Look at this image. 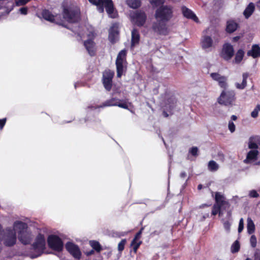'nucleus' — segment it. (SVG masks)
I'll list each match as a JSON object with an SVG mask.
<instances>
[{
	"mask_svg": "<svg viewBox=\"0 0 260 260\" xmlns=\"http://www.w3.org/2000/svg\"><path fill=\"white\" fill-rule=\"evenodd\" d=\"M215 201V203L212 208L211 214L215 216L218 214L219 216H221L223 214V211H227L226 216L228 219L231 218L232 211L229 210L231 205L224 196L219 192H216Z\"/></svg>",
	"mask_w": 260,
	"mask_h": 260,
	"instance_id": "nucleus-1",
	"label": "nucleus"
},
{
	"mask_svg": "<svg viewBox=\"0 0 260 260\" xmlns=\"http://www.w3.org/2000/svg\"><path fill=\"white\" fill-rule=\"evenodd\" d=\"M14 230L17 232L19 240L23 244H28L34 236L28 230L27 224L22 221H16L13 223Z\"/></svg>",
	"mask_w": 260,
	"mask_h": 260,
	"instance_id": "nucleus-2",
	"label": "nucleus"
},
{
	"mask_svg": "<svg viewBox=\"0 0 260 260\" xmlns=\"http://www.w3.org/2000/svg\"><path fill=\"white\" fill-rule=\"evenodd\" d=\"M17 232L14 228H7L5 230L0 224V242L3 240L4 244L7 246H12L15 244L17 241Z\"/></svg>",
	"mask_w": 260,
	"mask_h": 260,
	"instance_id": "nucleus-3",
	"label": "nucleus"
},
{
	"mask_svg": "<svg viewBox=\"0 0 260 260\" xmlns=\"http://www.w3.org/2000/svg\"><path fill=\"white\" fill-rule=\"evenodd\" d=\"M31 247L34 253L30 254V257L34 258L40 256L44 252L46 247V240L44 235L39 234L36 237Z\"/></svg>",
	"mask_w": 260,
	"mask_h": 260,
	"instance_id": "nucleus-4",
	"label": "nucleus"
},
{
	"mask_svg": "<svg viewBox=\"0 0 260 260\" xmlns=\"http://www.w3.org/2000/svg\"><path fill=\"white\" fill-rule=\"evenodd\" d=\"M236 101V92L233 90H226L224 89L217 99L218 103L225 106L232 107Z\"/></svg>",
	"mask_w": 260,
	"mask_h": 260,
	"instance_id": "nucleus-5",
	"label": "nucleus"
},
{
	"mask_svg": "<svg viewBox=\"0 0 260 260\" xmlns=\"http://www.w3.org/2000/svg\"><path fill=\"white\" fill-rule=\"evenodd\" d=\"M173 16V7L165 5L160 6L155 11L154 14L156 20H161L165 21H169Z\"/></svg>",
	"mask_w": 260,
	"mask_h": 260,
	"instance_id": "nucleus-6",
	"label": "nucleus"
},
{
	"mask_svg": "<svg viewBox=\"0 0 260 260\" xmlns=\"http://www.w3.org/2000/svg\"><path fill=\"white\" fill-rule=\"evenodd\" d=\"M43 17L46 20L54 22L58 25L64 26L65 18V7H63L61 14L54 15L47 10H44L42 12Z\"/></svg>",
	"mask_w": 260,
	"mask_h": 260,
	"instance_id": "nucleus-7",
	"label": "nucleus"
},
{
	"mask_svg": "<svg viewBox=\"0 0 260 260\" xmlns=\"http://www.w3.org/2000/svg\"><path fill=\"white\" fill-rule=\"evenodd\" d=\"M165 105L162 115L165 117H168L169 114H172V111L177 106V100L174 94L170 93H165Z\"/></svg>",
	"mask_w": 260,
	"mask_h": 260,
	"instance_id": "nucleus-8",
	"label": "nucleus"
},
{
	"mask_svg": "<svg viewBox=\"0 0 260 260\" xmlns=\"http://www.w3.org/2000/svg\"><path fill=\"white\" fill-rule=\"evenodd\" d=\"M47 242L49 247L55 251L59 252L63 249V241L57 236L54 235H49L47 239Z\"/></svg>",
	"mask_w": 260,
	"mask_h": 260,
	"instance_id": "nucleus-9",
	"label": "nucleus"
},
{
	"mask_svg": "<svg viewBox=\"0 0 260 260\" xmlns=\"http://www.w3.org/2000/svg\"><path fill=\"white\" fill-rule=\"evenodd\" d=\"M114 74V72L110 69H106L103 73L102 83L108 91H110L112 89Z\"/></svg>",
	"mask_w": 260,
	"mask_h": 260,
	"instance_id": "nucleus-10",
	"label": "nucleus"
},
{
	"mask_svg": "<svg viewBox=\"0 0 260 260\" xmlns=\"http://www.w3.org/2000/svg\"><path fill=\"white\" fill-rule=\"evenodd\" d=\"M156 20V22L153 23V30L159 35H168L170 31L167 24L168 22L159 19Z\"/></svg>",
	"mask_w": 260,
	"mask_h": 260,
	"instance_id": "nucleus-11",
	"label": "nucleus"
},
{
	"mask_svg": "<svg viewBox=\"0 0 260 260\" xmlns=\"http://www.w3.org/2000/svg\"><path fill=\"white\" fill-rule=\"evenodd\" d=\"M234 53L235 51L233 45L230 43H226L222 46L220 56L224 60L229 61L233 58Z\"/></svg>",
	"mask_w": 260,
	"mask_h": 260,
	"instance_id": "nucleus-12",
	"label": "nucleus"
},
{
	"mask_svg": "<svg viewBox=\"0 0 260 260\" xmlns=\"http://www.w3.org/2000/svg\"><path fill=\"white\" fill-rule=\"evenodd\" d=\"M80 20V9L75 7L71 9L66 8V20L71 23L78 22Z\"/></svg>",
	"mask_w": 260,
	"mask_h": 260,
	"instance_id": "nucleus-13",
	"label": "nucleus"
},
{
	"mask_svg": "<svg viewBox=\"0 0 260 260\" xmlns=\"http://www.w3.org/2000/svg\"><path fill=\"white\" fill-rule=\"evenodd\" d=\"M66 250L75 258L80 259L81 256V252L77 245L72 242L66 243Z\"/></svg>",
	"mask_w": 260,
	"mask_h": 260,
	"instance_id": "nucleus-14",
	"label": "nucleus"
},
{
	"mask_svg": "<svg viewBox=\"0 0 260 260\" xmlns=\"http://www.w3.org/2000/svg\"><path fill=\"white\" fill-rule=\"evenodd\" d=\"M104 4L109 17L112 18H116L118 16V13L114 7L112 0H106Z\"/></svg>",
	"mask_w": 260,
	"mask_h": 260,
	"instance_id": "nucleus-15",
	"label": "nucleus"
},
{
	"mask_svg": "<svg viewBox=\"0 0 260 260\" xmlns=\"http://www.w3.org/2000/svg\"><path fill=\"white\" fill-rule=\"evenodd\" d=\"M210 76L214 80L218 82V85L221 88L223 89H226L227 88V78L226 77L221 76L218 73H212L210 74Z\"/></svg>",
	"mask_w": 260,
	"mask_h": 260,
	"instance_id": "nucleus-16",
	"label": "nucleus"
},
{
	"mask_svg": "<svg viewBox=\"0 0 260 260\" xmlns=\"http://www.w3.org/2000/svg\"><path fill=\"white\" fill-rule=\"evenodd\" d=\"M84 46L91 56L95 55L96 49L95 48V43L93 41V38L85 41L84 42Z\"/></svg>",
	"mask_w": 260,
	"mask_h": 260,
	"instance_id": "nucleus-17",
	"label": "nucleus"
},
{
	"mask_svg": "<svg viewBox=\"0 0 260 260\" xmlns=\"http://www.w3.org/2000/svg\"><path fill=\"white\" fill-rule=\"evenodd\" d=\"M134 19L138 26L141 27L144 25L146 22L147 16L145 12L142 11L137 12L134 15Z\"/></svg>",
	"mask_w": 260,
	"mask_h": 260,
	"instance_id": "nucleus-18",
	"label": "nucleus"
},
{
	"mask_svg": "<svg viewBox=\"0 0 260 260\" xmlns=\"http://www.w3.org/2000/svg\"><path fill=\"white\" fill-rule=\"evenodd\" d=\"M181 10L184 17L187 19H192L196 22H199L198 17L190 9L183 6L181 7Z\"/></svg>",
	"mask_w": 260,
	"mask_h": 260,
	"instance_id": "nucleus-19",
	"label": "nucleus"
},
{
	"mask_svg": "<svg viewBox=\"0 0 260 260\" xmlns=\"http://www.w3.org/2000/svg\"><path fill=\"white\" fill-rule=\"evenodd\" d=\"M238 27L239 24L235 20L230 19L226 21L225 31L228 34H232L235 32Z\"/></svg>",
	"mask_w": 260,
	"mask_h": 260,
	"instance_id": "nucleus-20",
	"label": "nucleus"
},
{
	"mask_svg": "<svg viewBox=\"0 0 260 260\" xmlns=\"http://www.w3.org/2000/svg\"><path fill=\"white\" fill-rule=\"evenodd\" d=\"M118 35V28L113 25L109 31L108 38L110 42L112 44L115 43L117 40Z\"/></svg>",
	"mask_w": 260,
	"mask_h": 260,
	"instance_id": "nucleus-21",
	"label": "nucleus"
},
{
	"mask_svg": "<svg viewBox=\"0 0 260 260\" xmlns=\"http://www.w3.org/2000/svg\"><path fill=\"white\" fill-rule=\"evenodd\" d=\"M247 55L251 56L253 58H256L260 56V47L257 44H254L252 46L251 49L248 51Z\"/></svg>",
	"mask_w": 260,
	"mask_h": 260,
	"instance_id": "nucleus-22",
	"label": "nucleus"
},
{
	"mask_svg": "<svg viewBox=\"0 0 260 260\" xmlns=\"http://www.w3.org/2000/svg\"><path fill=\"white\" fill-rule=\"evenodd\" d=\"M140 36L139 30L134 28L132 31L131 47H134L136 45L139 44Z\"/></svg>",
	"mask_w": 260,
	"mask_h": 260,
	"instance_id": "nucleus-23",
	"label": "nucleus"
},
{
	"mask_svg": "<svg viewBox=\"0 0 260 260\" xmlns=\"http://www.w3.org/2000/svg\"><path fill=\"white\" fill-rule=\"evenodd\" d=\"M255 10L254 4L251 2L246 7L243 12V15L246 19L249 18L253 13Z\"/></svg>",
	"mask_w": 260,
	"mask_h": 260,
	"instance_id": "nucleus-24",
	"label": "nucleus"
},
{
	"mask_svg": "<svg viewBox=\"0 0 260 260\" xmlns=\"http://www.w3.org/2000/svg\"><path fill=\"white\" fill-rule=\"evenodd\" d=\"M202 47L204 49L209 48L212 46L213 40L208 36H205L201 41Z\"/></svg>",
	"mask_w": 260,
	"mask_h": 260,
	"instance_id": "nucleus-25",
	"label": "nucleus"
},
{
	"mask_svg": "<svg viewBox=\"0 0 260 260\" xmlns=\"http://www.w3.org/2000/svg\"><path fill=\"white\" fill-rule=\"evenodd\" d=\"M118 101H119L118 99L112 98L103 103L99 107L104 108L105 107L116 106Z\"/></svg>",
	"mask_w": 260,
	"mask_h": 260,
	"instance_id": "nucleus-26",
	"label": "nucleus"
},
{
	"mask_svg": "<svg viewBox=\"0 0 260 260\" xmlns=\"http://www.w3.org/2000/svg\"><path fill=\"white\" fill-rule=\"evenodd\" d=\"M245 52L243 49H239L235 56L234 62L236 64H239L243 59Z\"/></svg>",
	"mask_w": 260,
	"mask_h": 260,
	"instance_id": "nucleus-27",
	"label": "nucleus"
},
{
	"mask_svg": "<svg viewBox=\"0 0 260 260\" xmlns=\"http://www.w3.org/2000/svg\"><path fill=\"white\" fill-rule=\"evenodd\" d=\"M258 151L257 150H251L249 151L246 156V159L244 160L247 162V160H255L257 159Z\"/></svg>",
	"mask_w": 260,
	"mask_h": 260,
	"instance_id": "nucleus-28",
	"label": "nucleus"
},
{
	"mask_svg": "<svg viewBox=\"0 0 260 260\" xmlns=\"http://www.w3.org/2000/svg\"><path fill=\"white\" fill-rule=\"evenodd\" d=\"M126 50L125 49H123L121 50L118 54L116 62H126Z\"/></svg>",
	"mask_w": 260,
	"mask_h": 260,
	"instance_id": "nucleus-29",
	"label": "nucleus"
},
{
	"mask_svg": "<svg viewBox=\"0 0 260 260\" xmlns=\"http://www.w3.org/2000/svg\"><path fill=\"white\" fill-rule=\"evenodd\" d=\"M243 80L241 84L236 83V86L238 89H243L245 88L247 85V79L248 77V74L247 73H243L242 75Z\"/></svg>",
	"mask_w": 260,
	"mask_h": 260,
	"instance_id": "nucleus-30",
	"label": "nucleus"
},
{
	"mask_svg": "<svg viewBox=\"0 0 260 260\" xmlns=\"http://www.w3.org/2000/svg\"><path fill=\"white\" fill-rule=\"evenodd\" d=\"M128 6L133 9H138L141 6V0H126Z\"/></svg>",
	"mask_w": 260,
	"mask_h": 260,
	"instance_id": "nucleus-31",
	"label": "nucleus"
},
{
	"mask_svg": "<svg viewBox=\"0 0 260 260\" xmlns=\"http://www.w3.org/2000/svg\"><path fill=\"white\" fill-rule=\"evenodd\" d=\"M123 62H116V67L117 72V77L118 78H121L124 72V66Z\"/></svg>",
	"mask_w": 260,
	"mask_h": 260,
	"instance_id": "nucleus-32",
	"label": "nucleus"
},
{
	"mask_svg": "<svg viewBox=\"0 0 260 260\" xmlns=\"http://www.w3.org/2000/svg\"><path fill=\"white\" fill-rule=\"evenodd\" d=\"M247 230L249 234H252L255 231V225L253 221L250 217L247 218Z\"/></svg>",
	"mask_w": 260,
	"mask_h": 260,
	"instance_id": "nucleus-33",
	"label": "nucleus"
},
{
	"mask_svg": "<svg viewBox=\"0 0 260 260\" xmlns=\"http://www.w3.org/2000/svg\"><path fill=\"white\" fill-rule=\"evenodd\" d=\"M89 243L93 250L96 251V252L99 253L102 250V247L98 241L91 240L89 241Z\"/></svg>",
	"mask_w": 260,
	"mask_h": 260,
	"instance_id": "nucleus-34",
	"label": "nucleus"
},
{
	"mask_svg": "<svg viewBox=\"0 0 260 260\" xmlns=\"http://www.w3.org/2000/svg\"><path fill=\"white\" fill-rule=\"evenodd\" d=\"M208 168L210 171L215 172L219 168V165L214 161L210 160L208 162Z\"/></svg>",
	"mask_w": 260,
	"mask_h": 260,
	"instance_id": "nucleus-35",
	"label": "nucleus"
},
{
	"mask_svg": "<svg viewBox=\"0 0 260 260\" xmlns=\"http://www.w3.org/2000/svg\"><path fill=\"white\" fill-rule=\"evenodd\" d=\"M165 3V0H150V3L152 5L153 8L159 7L160 6H163L162 5Z\"/></svg>",
	"mask_w": 260,
	"mask_h": 260,
	"instance_id": "nucleus-36",
	"label": "nucleus"
},
{
	"mask_svg": "<svg viewBox=\"0 0 260 260\" xmlns=\"http://www.w3.org/2000/svg\"><path fill=\"white\" fill-rule=\"evenodd\" d=\"M240 248V243L238 241L236 240L232 244L231 246V252L233 253L238 252Z\"/></svg>",
	"mask_w": 260,
	"mask_h": 260,
	"instance_id": "nucleus-37",
	"label": "nucleus"
},
{
	"mask_svg": "<svg viewBox=\"0 0 260 260\" xmlns=\"http://www.w3.org/2000/svg\"><path fill=\"white\" fill-rule=\"evenodd\" d=\"M248 147L252 149H256L258 148V145L256 142L253 141V139L252 137L249 138L248 142Z\"/></svg>",
	"mask_w": 260,
	"mask_h": 260,
	"instance_id": "nucleus-38",
	"label": "nucleus"
},
{
	"mask_svg": "<svg viewBox=\"0 0 260 260\" xmlns=\"http://www.w3.org/2000/svg\"><path fill=\"white\" fill-rule=\"evenodd\" d=\"M260 111V105H257L254 110L251 113V116L254 118L258 116V111Z\"/></svg>",
	"mask_w": 260,
	"mask_h": 260,
	"instance_id": "nucleus-39",
	"label": "nucleus"
},
{
	"mask_svg": "<svg viewBox=\"0 0 260 260\" xmlns=\"http://www.w3.org/2000/svg\"><path fill=\"white\" fill-rule=\"evenodd\" d=\"M126 243V239H122L118 245V250L121 252L124 249L125 245Z\"/></svg>",
	"mask_w": 260,
	"mask_h": 260,
	"instance_id": "nucleus-40",
	"label": "nucleus"
},
{
	"mask_svg": "<svg viewBox=\"0 0 260 260\" xmlns=\"http://www.w3.org/2000/svg\"><path fill=\"white\" fill-rule=\"evenodd\" d=\"M128 105L132 106V103H127L125 102L120 103L118 102V101H117V103L116 104V106H118L120 108H123L125 109H127V110H129Z\"/></svg>",
	"mask_w": 260,
	"mask_h": 260,
	"instance_id": "nucleus-41",
	"label": "nucleus"
},
{
	"mask_svg": "<svg viewBox=\"0 0 260 260\" xmlns=\"http://www.w3.org/2000/svg\"><path fill=\"white\" fill-rule=\"evenodd\" d=\"M189 153L192 156L197 157L199 155V149L197 147L193 146L189 149Z\"/></svg>",
	"mask_w": 260,
	"mask_h": 260,
	"instance_id": "nucleus-42",
	"label": "nucleus"
},
{
	"mask_svg": "<svg viewBox=\"0 0 260 260\" xmlns=\"http://www.w3.org/2000/svg\"><path fill=\"white\" fill-rule=\"evenodd\" d=\"M142 243V242L141 241H140L138 242H137V241H135V242L134 244H133L132 242L131 243V245L133 246V250L135 253H137L138 248Z\"/></svg>",
	"mask_w": 260,
	"mask_h": 260,
	"instance_id": "nucleus-43",
	"label": "nucleus"
},
{
	"mask_svg": "<svg viewBox=\"0 0 260 260\" xmlns=\"http://www.w3.org/2000/svg\"><path fill=\"white\" fill-rule=\"evenodd\" d=\"M143 230H144V228H142L140 230V231L138 233H137V234L135 236L134 239L132 240L133 244H134L135 242V241H137L138 240H139L141 238L142 231Z\"/></svg>",
	"mask_w": 260,
	"mask_h": 260,
	"instance_id": "nucleus-44",
	"label": "nucleus"
},
{
	"mask_svg": "<svg viewBox=\"0 0 260 260\" xmlns=\"http://www.w3.org/2000/svg\"><path fill=\"white\" fill-rule=\"evenodd\" d=\"M250 242L252 247L255 248L256 247L257 240L255 235H253L251 236L250 239Z\"/></svg>",
	"mask_w": 260,
	"mask_h": 260,
	"instance_id": "nucleus-45",
	"label": "nucleus"
},
{
	"mask_svg": "<svg viewBox=\"0 0 260 260\" xmlns=\"http://www.w3.org/2000/svg\"><path fill=\"white\" fill-rule=\"evenodd\" d=\"M89 2L94 6H100L102 4H104V3L106 0H88Z\"/></svg>",
	"mask_w": 260,
	"mask_h": 260,
	"instance_id": "nucleus-46",
	"label": "nucleus"
},
{
	"mask_svg": "<svg viewBox=\"0 0 260 260\" xmlns=\"http://www.w3.org/2000/svg\"><path fill=\"white\" fill-rule=\"evenodd\" d=\"M30 0H15L17 6H23L27 4Z\"/></svg>",
	"mask_w": 260,
	"mask_h": 260,
	"instance_id": "nucleus-47",
	"label": "nucleus"
},
{
	"mask_svg": "<svg viewBox=\"0 0 260 260\" xmlns=\"http://www.w3.org/2000/svg\"><path fill=\"white\" fill-rule=\"evenodd\" d=\"M223 227L225 230L228 232H230L231 224L229 220L224 221L223 222Z\"/></svg>",
	"mask_w": 260,
	"mask_h": 260,
	"instance_id": "nucleus-48",
	"label": "nucleus"
},
{
	"mask_svg": "<svg viewBox=\"0 0 260 260\" xmlns=\"http://www.w3.org/2000/svg\"><path fill=\"white\" fill-rule=\"evenodd\" d=\"M249 196L250 198H256L259 197V194L255 190H252L249 191Z\"/></svg>",
	"mask_w": 260,
	"mask_h": 260,
	"instance_id": "nucleus-49",
	"label": "nucleus"
},
{
	"mask_svg": "<svg viewBox=\"0 0 260 260\" xmlns=\"http://www.w3.org/2000/svg\"><path fill=\"white\" fill-rule=\"evenodd\" d=\"M229 129L231 133H233L235 131V125L232 121L229 122L228 125Z\"/></svg>",
	"mask_w": 260,
	"mask_h": 260,
	"instance_id": "nucleus-50",
	"label": "nucleus"
},
{
	"mask_svg": "<svg viewBox=\"0 0 260 260\" xmlns=\"http://www.w3.org/2000/svg\"><path fill=\"white\" fill-rule=\"evenodd\" d=\"M244 229V221L243 218H241L238 226V232L241 233Z\"/></svg>",
	"mask_w": 260,
	"mask_h": 260,
	"instance_id": "nucleus-51",
	"label": "nucleus"
},
{
	"mask_svg": "<svg viewBox=\"0 0 260 260\" xmlns=\"http://www.w3.org/2000/svg\"><path fill=\"white\" fill-rule=\"evenodd\" d=\"M254 260H260V249H256L254 254Z\"/></svg>",
	"mask_w": 260,
	"mask_h": 260,
	"instance_id": "nucleus-52",
	"label": "nucleus"
},
{
	"mask_svg": "<svg viewBox=\"0 0 260 260\" xmlns=\"http://www.w3.org/2000/svg\"><path fill=\"white\" fill-rule=\"evenodd\" d=\"M27 11L28 9L26 7H23L19 10V12L22 15H26Z\"/></svg>",
	"mask_w": 260,
	"mask_h": 260,
	"instance_id": "nucleus-53",
	"label": "nucleus"
},
{
	"mask_svg": "<svg viewBox=\"0 0 260 260\" xmlns=\"http://www.w3.org/2000/svg\"><path fill=\"white\" fill-rule=\"evenodd\" d=\"M6 122V118L0 119V129H2L4 126Z\"/></svg>",
	"mask_w": 260,
	"mask_h": 260,
	"instance_id": "nucleus-54",
	"label": "nucleus"
},
{
	"mask_svg": "<svg viewBox=\"0 0 260 260\" xmlns=\"http://www.w3.org/2000/svg\"><path fill=\"white\" fill-rule=\"evenodd\" d=\"M253 139V141L257 143V144L260 145V136H256L252 137Z\"/></svg>",
	"mask_w": 260,
	"mask_h": 260,
	"instance_id": "nucleus-55",
	"label": "nucleus"
},
{
	"mask_svg": "<svg viewBox=\"0 0 260 260\" xmlns=\"http://www.w3.org/2000/svg\"><path fill=\"white\" fill-rule=\"evenodd\" d=\"M99 7V11L101 13L104 12V4H102L100 6H97Z\"/></svg>",
	"mask_w": 260,
	"mask_h": 260,
	"instance_id": "nucleus-56",
	"label": "nucleus"
},
{
	"mask_svg": "<svg viewBox=\"0 0 260 260\" xmlns=\"http://www.w3.org/2000/svg\"><path fill=\"white\" fill-rule=\"evenodd\" d=\"M94 253V251L93 249L89 251H86L85 254L87 255V256H90V255H91L92 254H93Z\"/></svg>",
	"mask_w": 260,
	"mask_h": 260,
	"instance_id": "nucleus-57",
	"label": "nucleus"
},
{
	"mask_svg": "<svg viewBox=\"0 0 260 260\" xmlns=\"http://www.w3.org/2000/svg\"><path fill=\"white\" fill-rule=\"evenodd\" d=\"M240 36H236L232 38V41L233 42H237L240 40Z\"/></svg>",
	"mask_w": 260,
	"mask_h": 260,
	"instance_id": "nucleus-58",
	"label": "nucleus"
},
{
	"mask_svg": "<svg viewBox=\"0 0 260 260\" xmlns=\"http://www.w3.org/2000/svg\"><path fill=\"white\" fill-rule=\"evenodd\" d=\"M186 173L185 172H182L180 174V177L182 178H184L185 177H186Z\"/></svg>",
	"mask_w": 260,
	"mask_h": 260,
	"instance_id": "nucleus-59",
	"label": "nucleus"
},
{
	"mask_svg": "<svg viewBox=\"0 0 260 260\" xmlns=\"http://www.w3.org/2000/svg\"><path fill=\"white\" fill-rule=\"evenodd\" d=\"M231 119H232V120H234V121H235V120H236L237 119V117L236 115H233L231 116Z\"/></svg>",
	"mask_w": 260,
	"mask_h": 260,
	"instance_id": "nucleus-60",
	"label": "nucleus"
},
{
	"mask_svg": "<svg viewBox=\"0 0 260 260\" xmlns=\"http://www.w3.org/2000/svg\"><path fill=\"white\" fill-rule=\"evenodd\" d=\"M257 6L260 11V0L257 3Z\"/></svg>",
	"mask_w": 260,
	"mask_h": 260,
	"instance_id": "nucleus-61",
	"label": "nucleus"
},
{
	"mask_svg": "<svg viewBox=\"0 0 260 260\" xmlns=\"http://www.w3.org/2000/svg\"><path fill=\"white\" fill-rule=\"evenodd\" d=\"M202 186H202V184H199V185H198V189L199 190L201 189L202 188Z\"/></svg>",
	"mask_w": 260,
	"mask_h": 260,
	"instance_id": "nucleus-62",
	"label": "nucleus"
},
{
	"mask_svg": "<svg viewBox=\"0 0 260 260\" xmlns=\"http://www.w3.org/2000/svg\"><path fill=\"white\" fill-rule=\"evenodd\" d=\"M245 260H251L250 258L247 257Z\"/></svg>",
	"mask_w": 260,
	"mask_h": 260,
	"instance_id": "nucleus-63",
	"label": "nucleus"
},
{
	"mask_svg": "<svg viewBox=\"0 0 260 260\" xmlns=\"http://www.w3.org/2000/svg\"><path fill=\"white\" fill-rule=\"evenodd\" d=\"M257 165H260V161H258L257 163H256Z\"/></svg>",
	"mask_w": 260,
	"mask_h": 260,
	"instance_id": "nucleus-64",
	"label": "nucleus"
}]
</instances>
